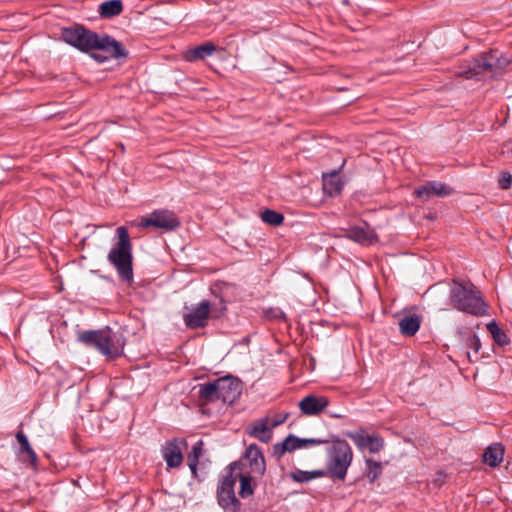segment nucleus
Returning <instances> with one entry per match:
<instances>
[{
    "instance_id": "f8f14e48",
    "label": "nucleus",
    "mask_w": 512,
    "mask_h": 512,
    "mask_svg": "<svg viewBox=\"0 0 512 512\" xmlns=\"http://www.w3.org/2000/svg\"><path fill=\"white\" fill-rule=\"evenodd\" d=\"M210 303L202 301L190 313L184 315V322L189 328L203 327L208 319Z\"/></svg>"
},
{
    "instance_id": "393cba45",
    "label": "nucleus",
    "mask_w": 512,
    "mask_h": 512,
    "mask_svg": "<svg viewBox=\"0 0 512 512\" xmlns=\"http://www.w3.org/2000/svg\"><path fill=\"white\" fill-rule=\"evenodd\" d=\"M215 50L216 46L212 42H205L202 45L187 51L185 59L190 62L202 60L205 57L212 55Z\"/></svg>"
},
{
    "instance_id": "9b49d317",
    "label": "nucleus",
    "mask_w": 512,
    "mask_h": 512,
    "mask_svg": "<svg viewBox=\"0 0 512 512\" xmlns=\"http://www.w3.org/2000/svg\"><path fill=\"white\" fill-rule=\"evenodd\" d=\"M245 461L249 465L250 474L262 477L266 471L265 459L255 444H251L245 451Z\"/></svg>"
},
{
    "instance_id": "5701e85b",
    "label": "nucleus",
    "mask_w": 512,
    "mask_h": 512,
    "mask_svg": "<svg viewBox=\"0 0 512 512\" xmlns=\"http://www.w3.org/2000/svg\"><path fill=\"white\" fill-rule=\"evenodd\" d=\"M241 466L242 464L240 463L239 470H235L234 475H237V479L239 478L240 480V497L246 498L253 495L254 488L252 486V480L258 478V476H254L250 473H242Z\"/></svg>"
},
{
    "instance_id": "c85d7f7f",
    "label": "nucleus",
    "mask_w": 512,
    "mask_h": 512,
    "mask_svg": "<svg viewBox=\"0 0 512 512\" xmlns=\"http://www.w3.org/2000/svg\"><path fill=\"white\" fill-rule=\"evenodd\" d=\"M203 442L199 440L192 447L191 452L188 454V466L192 473H196L198 459L202 454Z\"/></svg>"
},
{
    "instance_id": "39448f33",
    "label": "nucleus",
    "mask_w": 512,
    "mask_h": 512,
    "mask_svg": "<svg viewBox=\"0 0 512 512\" xmlns=\"http://www.w3.org/2000/svg\"><path fill=\"white\" fill-rule=\"evenodd\" d=\"M352 459L353 452L347 441L336 438L327 449V472L333 478L344 480Z\"/></svg>"
},
{
    "instance_id": "ddd939ff",
    "label": "nucleus",
    "mask_w": 512,
    "mask_h": 512,
    "mask_svg": "<svg viewBox=\"0 0 512 512\" xmlns=\"http://www.w3.org/2000/svg\"><path fill=\"white\" fill-rule=\"evenodd\" d=\"M328 405L329 400L325 396L308 395L299 402L301 412L307 416L320 414Z\"/></svg>"
},
{
    "instance_id": "cd10ccee",
    "label": "nucleus",
    "mask_w": 512,
    "mask_h": 512,
    "mask_svg": "<svg viewBox=\"0 0 512 512\" xmlns=\"http://www.w3.org/2000/svg\"><path fill=\"white\" fill-rule=\"evenodd\" d=\"M486 327L498 345L505 346L509 343L507 335L495 321L489 322Z\"/></svg>"
},
{
    "instance_id": "f704fd0d",
    "label": "nucleus",
    "mask_w": 512,
    "mask_h": 512,
    "mask_svg": "<svg viewBox=\"0 0 512 512\" xmlns=\"http://www.w3.org/2000/svg\"><path fill=\"white\" fill-rule=\"evenodd\" d=\"M286 417H287V416H285L283 419L278 418V420H277V421H275V422L271 425V426H272V428H273V427H276V426H278V425H280V424H282V423L286 420Z\"/></svg>"
},
{
    "instance_id": "473e14b6",
    "label": "nucleus",
    "mask_w": 512,
    "mask_h": 512,
    "mask_svg": "<svg viewBox=\"0 0 512 512\" xmlns=\"http://www.w3.org/2000/svg\"><path fill=\"white\" fill-rule=\"evenodd\" d=\"M303 447L306 448L309 445H321L328 443V440L319 439V438H300Z\"/></svg>"
},
{
    "instance_id": "c756f323",
    "label": "nucleus",
    "mask_w": 512,
    "mask_h": 512,
    "mask_svg": "<svg viewBox=\"0 0 512 512\" xmlns=\"http://www.w3.org/2000/svg\"><path fill=\"white\" fill-rule=\"evenodd\" d=\"M261 219L267 224L278 226L284 221V216L274 210L266 209L262 212Z\"/></svg>"
},
{
    "instance_id": "72a5a7b5",
    "label": "nucleus",
    "mask_w": 512,
    "mask_h": 512,
    "mask_svg": "<svg viewBox=\"0 0 512 512\" xmlns=\"http://www.w3.org/2000/svg\"><path fill=\"white\" fill-rule=\"evenodd\" d=\"M512 183V176L508 172L502 173L501 178L499 179V185L502 189L510 188Z\"/></svg>"
},
{
    "instance_id": "2eb2a0df",
    "label": "nucleus",
    "mask_w": 512,
    "mask_h": 512,
    "mask_svg": "<svg viewBox=\"0 0 512 512\" xmlns=\"http://www.w3.org/2000/svg\"><path fill=\"white\" fill-rule=\"evenodd\" d=\"M348 436L360 449L367 448L371 453L379 452L384 446L383 439L378 436L360 433H348Z\"/></svg>"
},
{
    "instance_id": "aec40b11",
    "label": "nucleus",
    "mask_w": 512,
    "mask_h": 512,
    "mask_svg": "<svg viewBox=\"0 0 512 512\" xmlns=\"http://www.w3.org/2000/svg\"><path fill=\"white\" fill-rule=\"evenodd\" d=\"M16 439L20 445L18 453L21 460L27 461L30 464L35 465L37 463V456L33 448L31 447L27 436L22 431H19L16 434Z\"/></svg>"
},
{
    "instance_id": "f03ea898",
    "label": "nucleus",
    "mask_w": 512,
    "mask_h": 512,
    "mask_svg": "<svg viewBox=\"0 0 512 512\" xmlns=\"http://www.w3.org/2000/svg\"><path fill=\"white\" fill-rule=\"evenodd\" d=\"M116 234L118 241L108 253L107 259L116 269L121 280L130 283L133 280V256L130 236L124 226L118 227Z\"/></svg>"
},
{
    "instance_id": "4be33fe9",
    "label": "nucleus",
    "mask_w": 512,
    "mask_h": 512,
    "mask_svg": "<svg viewBox=\"0 0 512 512\" xmlns=\"http://www.w3.org/2000/svg\"><path fill=\"white\" fill-rule=\"evenodd\" d=\"M504 451L501 443H493L484 452L483 461L490 467H495L503 460Z\"/></svg>"
},
{
    "instance_id": "0eeeda50",
    "label": "nucleus",
    "mask_w": 512,
    "mask_h": 512,
    "mask_svg": "<svg viewBox=\"0 0 512 512\" xmlns=\"http://www.w3.org/2000/svg\"><path fill=\"white\" fill-rule=\"evenodd\" d=\"M240 462H233L229 465V471L217 488V500L224 512H239L241 504L235 496L234 486L237 481L235 470H239Z\"/></svg>"
},
{
    "instance_id": "1a4fd4ad",
    "label": "nucleus",
    "mask_w": 512,
    "mask_h": 512,
    "mask_svg": "<svg viewBox=\"0 0 512 512\" xmlns=\"http://www.w3.org/2000/svg\"><path fill=\"white\" fill-rule=\"evenodd\" d=\"M218 396L223 403L232 404L241 394L242 384L233 376H225L216 379Z\"/></svg>"
},
{
    "instance_id": "b1692460",
    "label": "nucleus",
    "mask_w": 512,
    "mask_h": 512,
    "mask_svg": "<svg viewBox=\"0 0 512 512\" xmlns=\"http://www.w3.org/2000/svg\"><path fill=\"white\" fill-rule=\"evenodd\" d=\"M343 183L340 181L338 171H332L329 174H323V188L330 196L340 193Z\"/></svg>"
},
{
    "instance_id": "f3484780",
    "label": "nucleus",
    "mask_w": 512,
    "mask_h": 512,
    "mask_svg": "<svg viewBox=\"0 0 512 512\" xmlns=\"http://www.w3.org/2000/svg\"><path fill=\"white\" fill-rule=\"evenodd\" d=\"M248 434L264 443H267L272 437V426H269V420L267 418H262L254 421L249 426Z\"/></svg>"
},
{
    "instance_id": "7ed1b4c3",
    "label": "nucleus",
    "mask_w": 512,
    "mask_h": 512,
    "mask_svg": "<svg viewBox=\"0 0 512 512\" xmlns=\"http://www.w3.org/2000/svg\"><path fill=\"white\" fill-rule=\"evenodd\" d=\"M449 298L453 307L459 311L474 316H483L487 311L481 292L472 283L464 285L453 281Z\"/></svg>"
},
{
    "instance_id": "4468645a",
    "label": "nucleus",
    "mask_w": 512,
    "mask_h": 512,
    "mask_svg": "<svg viewBox=\"0 0 512 512\" xmlns=\"http://www.w3.org/2000/svg\"><path fill=\"white\" fill-rule=\"evenodd\" d=\"M183 441L173 439L166 443L162 449V456L168 467H178L183 461L182 450L180 444Z\"/></svg>"
},
{
    "instance_id": "6e6552de",
    "label": "nucleus",
    "mask_w": 512,
    "mask_h": 512,
    "mask_svg": "<svg viewBox=\"0 0 512 512\" xmlns=\"http://www.w3.org/2000/svg\"><path fill=\"white\" fill-rule=\"evenodd\" d=\"M180 225L178 217L169 210H156L146 217L141 218V228L154 227L156 229L171 231Z\"/></svg>"
},
{
    "instance_id": "20e7f679",
    "label": "nucleus",
    "mask_w": 512,
    "mask_h": 512,
    "mask_svg": "<svg viewBox=\"0 0 512 512\" xmlns=\"http://www.w3.org/2000/svg\"><path fill=\"white\" fill-rule=\"evenodd\" d=\"M509 63L510 58L498 50H491L475 58L468 65L467 69L461 70L457 74L467 79L476 78L480 80L486 77L492 78L500 74Z\"/></svg>"
},
{
    "instance_id": "a211bd4d",
    "label": "nucleus",
    "mask_w": 512,
    "mask_h": 512,
    "mask_svg": "<svg viewBox=\"0 0 512 512\" xmlns=\"http://www.w3.org/2000/svg\"><path fill=\"white\" fill-rule=\"evenodd\" d=\"M195 389H198V399L202 404H209L220 400L216 379L198 384Z\"/></svg>"
},
{
    "instance_id": "f257e3e1",
    "label": "nucleus",
    "mask_w": 512,
    "mask_h": 512,
    "mask_svg": "<svg viewBox=\"0 0 512 512\" xmlns=\"http://www.w3.org/2000/svg\"><path fill=\"white\" fill-rule=\"evenodd\" d=\"M62 39L69 45L77 48L81 52L88 53L99 50L106 53V56L98 52L91 54L96 61L103 63L108 58H122L127 56V51L120 42L109 35H98L97 33L85 29L83 26L64 28L61 33Z\"/></svg>"
},
{
    "instance_id": "2f4dec72",
    "label": "nucleus",
    "mask_w": 512,
    "mask_h": 512,
    "mask_svg": "<svg viewBox=\"0 0 512 512\" xmlns=\"http://www.w3.org/2000/svg\"><path fill=\"white\" fill-rule=\"evenodd\" d=\"M467 345L469 348L473 349L476 353L479 352L481 348V343L477 335L469 334L467 338Z\"/></svg>"
},
{
    "instance_id": "7c9ffc66",
    "label": "nucleus",
    "mask_w": 512,
    "mask_h": 512,
    "mask_svg": "<svg viewBox=\"0 0 512 512\" xmlns=\"http://www.w3.org/2000/svg\"><path fill=\"white\" fill-rule=\"evenodd\" d=\"M367 465V478L370 482H374L381 475L382 465L380 462L372 459H366Z\"/></svg>"
},
{
    "instance_id": "dca6fc26",
    "label": "nucleus",
    "mask_w": 512,
    "mask_h": 512,
    "mask_svg": "<svg viewBox=\"0 0 512 512\" xmlns=\"http://www.w3.org/2000/svg\"><path fill=\"white\" fill-rule=\"evenodd\" d=\"M347 238L363 245H370L377 240V236L374 230L371 229L367 224L364 226L352 227L347 232Z\"/></svg>"
},
{
    "instance_id": "412c9836",
    "label": "nucleus",
    "mask_w": 512,
    "mask_h": 512,
    "mask_svg": "<svg viewBox=\"0 0 512 512\" xmlns=\"http://www.w3.org/2000/svg\"><path fill=\"white\" fill-rule=\"evenodd\" d=\"M421 319L416 314L405 315L399 321L400 332L408 337H411L417 333L420 328Z\"/></svg>"
},
{
    "instance_id": "a878e982",
    "label": "nucleus",
    "mask_w": 512,
    "mask_h": 512,
    "mask_svg": "<svg viewBox=\"0 0 512 512\" xmlns=\"http://www.w3.org/2000/svg\"><path fill=\"white\" fill-rule=\"evenodd\" d=\"M123 10V5L120 0L105 1L99 6V13L104 18H111L119 15Z\"/></svg>"
},
{
    "instance_id": "bb28decb",
    "label": "nucleus",
    "mask_w": 512,
    "mask_h": 512,
    "mask_svg": "<svg viewBox=\"0 0 512 512\" xmlns=\"http://www.w3.org/2000/svg\"><path fill=\"white\" fill-rule=\"evenodd\" d=\"M326 475V471L324 470H313V471H303L296 470L291 473V478L300 483L309 482L313 479L320 478Z\"/></svg>"
},
{
    "instance_id": "6ab92c4d",
    "label": "nucleus",
    "mask_w": 512,
    "mask_h": 512,
    "mask_svg": "<svg viewBox=\"0 0 512 512\" xmlns=\"http://www.w3.org/2000/svg\"><path fill=\"white\" fill-rule=\"evenodd\" d=\"M301 442L299 437L290 434L282 442L274 444L273 454L277 458H281L286 452L304 448Z\"/></svg>"
},
{
    "instance_id": "423d86ee",
    "label": "nucleus",
    "mask_w": 512,
    "mask_h": 512,
    "mask_svg": "<svg viewBox=\"0 0 512 512\" xmlns=\"http://www.w3.org/2000/svg\"><path fill=\"white\" fill-rule=\"evenodd\" d=\"M78 340L86 346L96 348L100 353L111 358L118 357L121 354V350L114 343L109 329L80 332Z\"/></svg>"
},
{
    "instance_id": "9d476101",
    "label": "nucleus",
    "mask_w": 512,
    "mask_h": 512,
    "mask_svg": "<svg viewBox=\"0 0 512 512\" xmlns=\"http://www.w3.org/2000/svg\"><path fill=\"white\" fill-rule=\"evenodd\" d=\"M452 188L448 185L438 182V181H429L426 184L418 187L415 190L416 196L422 201L429 200L432 196L437 197H446L452 193Z\"/></svg>"
}]
</instances>
